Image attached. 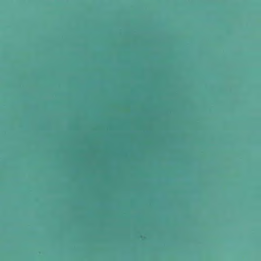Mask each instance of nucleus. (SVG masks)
I'll use <instances>...</instances> for the list:
<instances>
[{
	"label": "nucleus",
	"instance_id": "obj_1",
	"mask_svg": "<svg viewBox=\"0 0 261 261\" xmlns=\"http://www.w3.org/2000/svg\"><path fill=\"white\" fill-rule=\"evenodd\" d=\"M113 71V66L111 67ZM111 227H113V201L114 194V99L113 96V75H111Z\"/></svg>",
	"mask_w": 261,
	"mask_h": 261
},
{
	"label": "nucleus",
	"instance_id": "obj_2",
	"mask_svg": "<svg viewBox=\"0 0 261 261\" xmlns=\"http://www.w3.org/2000/svg\"><path fill=\"white\" fill-rule=\"evenodd\" d=\"M113 35L112 34L111 36V54H113Z\"/></svg>",
	"mask_w": 261,
	"mask_h": 261
}]
</instances>
